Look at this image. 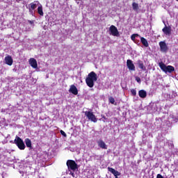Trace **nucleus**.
I'll return each instance as SVG.
<instances>
[{
  "label": "nucleus",
  "instance_id": "obj_1",
  "mask_svg": "<svg viewBox=\"0 0 178 178\" xmlns=\"http://www.w3.org/2000/svg\"><path fill=\"white\" fill-rule=\"evenodd\" d=\"M98 80V77L97 76V74L94 72H91L88 74V77L86 79V83L88 87L90 88H92L94 87V82Z\"/></svg>",
  "mask_w": 178,
  "mask_h": 178
},
{
  "label": "nucleus",
  "instance_id": "obj_2",
  "mask_svg": "<svg viewBox=\"0 0 178 178\" xmlns=\"http://www.w3.org/2000/svg\"><path fill=\"white\" fill-rule=\"evenodd\" d=\"M159 66L165 73H173V72H175V67L172 65L166 66L165 63H159Z\"/></svg>",
  "mask_w": 178,
  "mask_h": 178
},
{
  "label": "nucleus",
  "instance_id": "obj_3",
  "mask_svg": "<svg viewBox=\"0 0 178 178\" xmlns=\"http://www.w3.org/2000/svg\"><path fill=\"white\" fill-rule=\"evenodd\" d=\"M85 116L90 120V122H93V123H97L98 122V118L95 117V115H94V113L91 111H86L85 112Z\"/></svg>",
  "mask_w": 178,
  "mask_h": 178
},
{
  "label": "nucleus",
  "instance_id": "obj_4",
  "mask_svg": "<svg viewBox=\"0 0 178 178\" xmlns=\"http://www.w3.org/2000/svg\"><path fill=\"white\" fill-rule=\"evenodd\" d=\"M15 143L19 149H24V148H26L24 142H23V140H22L20 137L16 136L15 139Z\"/></svg>",
  "mask_w": 178,
  "mask_h": 178
},
{
  "label": "nucleus",
  "instance_id": "obj_5",
  "mask_svg": "<svg viewBox=\"0 0 178 178\" xmlns=\"http://www.w3.org/2000/svg\"><path fill=\"white\" fill-rule=\"evenodd\" d=\"M67 166L68 170H73V172H75V170L77 169V163H76V161L73 160L67 161Z\"/></svg>",
  "mask_w": 178,
  "mask_h": 178
},
{
  "label": "nucleus",
  "instance_id": "obj_6",
  "mask_svg": "<svg viewBox=\"0 0 178 178\" xmlns=\"http://www.w3.org/2000/svg\"><path fill=\"white\" fill-rule=\"evenodd\" d=\"M110 34L113 35L114 37H119V31H118V28L114 25H111L109 28Z\"/></svg>",
  "mask_w": 178,
  "mask_h": 178
},
{
  "label": "nucleus",
  "instance_id": "obj_7",
  "mask_svg": "<svg viewBox=\"0 0 178 178\" xmlns=\"http://www.w3.org/2000/svg\"><path fill=\"white\" fill-rule=\"evenodd\" d=\"M159 47H160V50L161 52L166 53L168 52V50L169 49L168 48V44H166V42L161 41L159 42Z\"/></svg>",
  "mask_w": 178,
  "mask_h": 178
},
{
  "label": "nucleus",
  "instance_id": "obj_8",
  "mask_svg": "<svg viewBox=\"0 0 178 178\" xmlns=\"http://www.w3.org/2000/svg\"><path fill=\"white\" fill-rule=\"evenodd\" d=\"M127 66L129 69V70L134 71L136 70V66L133 63V60H127Z\"/></svg>",
  "mask_w": 178,
  "mask_h": 178
},
{
  "label": "nucleus",
  "instance_id": "obj_9",
  "mask_svg": "<svg viewBox=\"0 0 178 178\" xmlns=\"http://www.w3.org/2000/svg\"><path fill=\"white\" fill-rule=\"evenodd\" d=\"M97 145L99 148H102V149H108V145H106V143L102 140H99L97 141Z\"/></svg>",
  "mask_w": 178,
  "mask_h": 178
},
{
  "label": "nucleus",
  "instance_id": "obj_10",
  "mask_svg": "<svg viewBox=\"0 0 178 178\" xmlns=\"http://www.w3.org/2000/svg\"><path fill=\"white\" fill-rule=\"evenodd\" d=\"M5 62L8 66H12L13 65V58L10 56H7L5 57Z\"/></svg>",
  "mask_w": 178,
  "mask_h": 178
},
{
  "label": "nucleus",
  "instance_id": "obj_11",
  "mask_svg": "<svg viewBox=\"0 0 178 178\" xmlns=\"http://www.w3.org/2000/svg\"><path fill=\"white\" fill-rule=\"evenodd\" d=\"M108 172L112 173L115 177H117L118 176H120V172H119L118 170L113 169V168L108 167Z\"/></svg>",
  "mask_w": 178,
  "mask_h": 178
},
{
  "label": "nucleus",
  "instance_id": "obj_12",
  "mask_svg": "<svg viewBox=\"0 0 178 178\" xmlns=\"http://www.w3.org/2000/svg\"><path fill=\"white\" fill-rule=\"evenodd\" d=\"M69 92H72L74 95H77L79 94V91L77 90V88L74 85H72L69 90Z\"/></svg>",
  "mask_w": 178,
  "mask_h": 178
},
{
  "label": "nucleus",
  "instance_id": "obj_13",
  "mask_svg": "<svg viewBox=\"0 0 178 178\" xmlns=\"http://www.w3.org/2000/svg\"><path fill=\"white\" fill-rule=\"evenodd\" d=\"M163 33L165 34V35H170L172 33V29L170 27H168L165 26L163 29H162Z\"/></svg>",
  "mask_w": 178,
  "mask_h": 178
},
{
  "label": "nucleus",
  "instance_id": "obj_14",
  "mask_svg": "<svg viewBox=\"0 0 178 178\" xmlns=\"http://www.w3.org/2000/svg\"><path fill=\"white\" fill-rule=\"evenodd\" d=\"M29 64L31 65V67H33V69H37L38 64H37V60L36 59L31 58L29 60Z\"/></svg>",
  "mask_w": 178,
  "mask_h": 178
},
{
  "label": "nucleus",
  "instance_id": "obj_15",
  "mask_svg": "<svg viewBox=\"0 0 178 178\" xmlns=\"http://www.w3.org/2000/svg\"><path fill=\"white\" fill-rule=\"evenodd\" d=\"M140 42L143 44V46H145L146 48H148V47H149V44H148V41L147 40V39H145L143 37H140Z\"/></svg>",
  "mask_w": 178,
  "mask_h": 178
},
{
  "label": "nucleus",
  "instance_id": "obj_16",
  "mask_svg": "<svg viewBox=\"0 0 178 178\" xmlns=\"http://www.w3.org/2000/svg\"><path fill=\"white\" fill-rule=\"evenodd\" d=\"M138 95L140 98H146L147 97V91L145 90H140L138 92Z\"/></svg>",
  "mask_w": 178,
  "mask_h": 178
},
{
  "label": "nucleus",
  "instance_id": "obj_17",
  "mask_svg": "<svg viewBox=\"0 0 178 178\" xmlns=\"http://www.w3.org/2000/svg\"><path fill=\"white\" fill-rule=\"evenodd\" d=\"M138 66L139 69H141L142 70H145L147 68L144 66V63L141 61L140 60H138L137 61Z\"/></svg>",
  "mask_w": 178,
  "mask_h": 178
},
{
  "label": "nucleus",
  "instance_id": "obj_18",
  "mask_svg": "<svg viewBox=\"0 0 178 178\" xmlns=\"http://www.w3.org/2000/svg\"><path fill=\"white\" fill-rule=\"evenodd\" d=\"M132 8H133V10H134V12H138V9H140V7L138 6V3L134 2L132 3Z\"/></svg>",
  "mask_w": 178,
  "mask_h": 178
},
{
  "label": "nucleus",
  "instance_id": "obj_19",
  "mask_svg": "<svg viewBox=\"0 0 178 178\" xmlns=\"http://www.w3.org/2000/svg\"><path fill=\"white\" fill-rule=\"evenodd\" d=\"M38 3H40V2H38V1H35L33 3H31L30 4L31 9H32V10H34V9H35L37 8V6L38 5Z\"/></svg>",
  "mask_w": 178,
  "mask_h": 178
},
{
  "label": "nucleus",
  "instance_id": "obj_20",
  "mask_svg": "<svg viewBox=\"0 0 178 178\" xmlns=\"http://www.w3.org/2000/svg\"><path fill=\"white\" fill-rule=\"evenodd\" d=\"M139 37V38L141 37L140 36V35L136 33V34H133L131 36V40H132V41H134V42H136V40H137V38Z\"/></svg>",
  "mask_w": 178,
  "mask_h": 178
},
{
  "label": "nucleus",
  "instance_id": "obj_21",
  "mask_svg": "<svg viewBox=\"0 0 178 178\" xmlns=\"http://www.w3.org/2000/svg\"><path fill=\"white\" fill-rule=\"evenodd\" d=\"M25 144L28 148H31V140L29 138L25 139Z\"/></svg>",
  "mask_w": 178,
  "mask_h": 178
},
{
  "label": "nucleus",
  "instance_id": "obj_22",
  "mask_svg": "<svg viewBox=\"0 0 178 178\" xmlns=\"http://www.w3.org/2000/svg\"><path fill=\"white\" fill-rule=\"evenodd\" d=\"M38 13H39V15L40 16H44V12L42 11V6H40L38 8Z\"/></svg>",
  "mask_w": 178,
  "mask_h": 178
},
{
  "label": "nucleus",
  "instance_id": "obj_23",
  "mask_svg": "<svg viewBox=\"0 0 178 178\" xmlns=\"http://www.w3.org/2000/svg\"><path fill=\"white\" fill-rule=\"evenodd\" d=\"M131 94L133 95V97H136V95H137V91L136 89H131Z\"/></svg>",
  "mask_w": 178,
  "mask_h": 178
},
{
  "label": "nucleus",
  "instance_id": "obj_24",
  "mask_svg": "<svg viewBox=\"0 0 178 178\" xmlns=\"http://www.w3.org/2000/svg\"><path fill=\"white\" fill-rule=\"evenodd\" d=\"M108 101L111 104H115V98L110 97L108 98Z\"/></svg>",
  "mask_w": 178,
  "mask_h": 178
},
{
  "label": "nucleus",
  "instance_id": "obj_25",
  "mask_svg": "<svg viewBox=\"0 0 178 178\" xmlns=\"http://www.w3.org/2000/svg\"><path fill=\"white\" fill-rule=\"evenodd\" d=\"M60 132V134L62 136H63L64 137L67 136L66 133L65 131H63V130H61Z\"/></svg>",
  "mask_w": 178,
  "mask_h": 178
},
{
  "label": "nucleus",
  "instance_id": "obj_26",
  "mask_svg": "<svg viewBox=\"0 0 178 178\" xmlns=\"http://www.w3.org/2000/svg\"><path fill=\"white\" fill-rule=\"evenodd\" d=\"M136 80L137 83H139V84H140V83H141V79H140V77H137L136 79Z\"/></svg>",
  "mask_w": 178,
  "mask_h": 178
},
{
  "label": "nucleus",
  "instance_id": "obj_27",
  "mask_svg": "<svg viewBox=\"0 0 178 178\" xmlns=\"http://www.w3.org/2000/svg\"><path fill=\"white\" fill-rule=\"evenodd\" d=\"M135 42V44H137V45H140V40H136V42Z\"/></svg>",
  "mask_w": 178,
  "mask_h": 178
},
{
  "label": "nucleus",
  "instance_id": "obj_28",
  "mask_svg": "<svg viewBox=\"0 0 178 178\" xmlns=\"http://www.w3.org/2000/svg\"><path fill=\"white\" fill-rule=\"evenodd\" d=\"M70 175H71L72 177H76V175L74 174V172H70Z\"/></svg>",
  "mask_w": 178,
  "mask_h": 178
},
{
  "label": "nucleus",
  "instance_id": "obj_29",
  "mask_svg": "<svg viewBox=\"0 0 178 178\" xmlns=\"http://www.w3.org/2000/svg\"><path fill=\"white\" fill-rule=\"evenodd\" d=\"M156 178H163V177L162 176V175L158 174Z\"/></svg>",
  "mask_w": 178,
  "mask_h": 178
},
{
  "label": "nucleus",
  "instance_id": "obj_30",
  "mask_svg": "<svg viewBox=\"0 0 178 178\" xmlns=\"http://www.w3.org/2000/svg\"><path fill=\"white\" fill-rule=\"evenodd\" d=\"M29 24L33 25L34 21H29Z\"/></svg>",
  "mask_w": 178,
  "mask_h": 178
},
{
  "label": "nucleus",
  "instance_id": "obj_31",
  "mask_svg": "<svg viewBox=\"0 0 178 178\" xmlns=\"http://www.w3.org/2000/svg\"><path fill=\"white\" fill-rule=\"evenodd\" d=\"M29 12H33V10H31V8L29 9Z\"/></svg>",
  "mask_w": 178,
  "mask_h": 178
},
{
  "label": "nucleus",
  "instance_id": "obj_32",
  "mask_svg": "<svg viewBox=\"0 0 178 178\" xmlns=\"http://www.w3.org/2000/svg\"><path fill=\"white\" fill-rule=\"evenodd\" d=\"M178 2V0H176Z\"/></svg>",
  "mask_w": 178,
  "mask_h": 178
}]
</instances>
